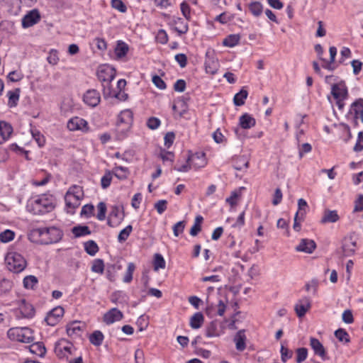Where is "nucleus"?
<instances>
[{
	"label": "nucleus",
	"mask_w": 363,
	"mask_h": 363,
	"mask_svg": "<svg viewBox=\"0 0 363 363\" xmlns=\"http://www.w3.org/2000/svg\"><path fill=\"white\" fill-rule=\"evenodd\" d=\"M18 308L23 318H32L35 315V308L24 298L19 301Z\"/></svg>",
	"instance_id": "17"
},
{
	"label": "nucleus",
	"mask_w": 363,
	"mask_h": 363,
	"mask_svg": "<svg viewBox=\"0 0 363 363\" xmlns=\"http://www.w3.org/2000/svg\"><path fill=\"white\" fill-rule=\"evenodd\" d=\"M240 40V34H230L223 40V45L228 48H233L239 44Z\"/></svg>",
	"instance_id": "30"
},
{
	"label": "nucleus",
	"mask_w": 363,
	"mask_h": 363,
	"mask_svg": "<svg viewBox=\"0 0 363 363\" xmlns=\"http://www.w3.org/2000/svg\"><path fill=\"white\" fill-rule=\"evenodd\" d=\"M55 208V198L50 194L32 197L28 201L26 209L33 215H43Z\"/></svg>",
	"instance_id": "1"
},
{
	"label": "nucleus",
	"mask_w": 363,
	"mask_h": 363,
	"mask_svg": "<svg viewBox=\"0 0 363 363\" xmlns=\"http://www.w3.org/2000/svg\"><path fill=\"white\" fill-rule=\"evenodd\" d=\"M123 318V314L119 309L117 308H112L104 315L103 320L106 324L111 325L116 321L122 320Z\"/></svg>",
	"instance_id": "15"
},
{
	"label": "nucleus",
	"mask_w": 363,
	"mask_h": 363,
	"mask_svg": "<svg viewBox=\"0 0 363 363\" xmlns=\"http://www.w3.org/2000/svg\"><path fill=\"white\" fill-rule=\"evenodd\" d=\"M155 40L157 43L162 45H165L168 42L169 37L167 32L164 29H160L157 33Z\"/></svg>",
	"instance_id": "55"
},
{
	"label": "nucleus",
	"mask_w": 363,
	"mask_h": 363,
	"mask_svg": "<svg viewBox=\"0 0 363 363\" xmlns=\"http://www.w3.org/2000/svg\"><path fill=\"white\" fill-rule=\"evenodd\" d=\"M183 160H185V163L180 166L178 164L180 162V160H177V164L174 167V170L179 172H187L191 169V164H190V162H191L192 155L191 151L188 152L187 156L184 157Z\"/></svg>",
	"instance_id": "23"
},
{
	"label": "nucleus",
	"mask_w": 363,
	"mask_h": 363,
	"mask_svg": "<svg viewBox=\"0 0 363 363\" xmlns=\"http://www.w3.org/2000/svg\"><path fill=\"white\" fill-rule=\"evenodd\" d=\"M310 345L315 355L320 357L321 359L324 361L329 359L324 346L318 339L311 337L310 338Z\"/></svg>",
	"instance_id": "16"
},
{
	"label": "nucleus",
	"mask_w": 363,
	"mask_h": 363,
	"mask_svg": "<svg viewBox=\"0 0 363 363\" xmlns=\"http://www.w3.org/2000/svg\"><path fill=\"white\" fill-rule=\"evenodd\" d=\"M94 206L91 203H88L82 206L80 215L87 218L92 217L94 214Z\"/></svg>",
	"instance_id": "51"
},
{
	"label": "nucleus",
	"mask_w": 363,
	"mask_h": 363,
	"mask_svg": "<svg viewBox=\"0 0 363 363\" xmlns=\"http://www.w3.org/2000/svg\"><path fill=\"white\" fill-rule=\"evenodd\" d=\"M121 266H116L115 264H108L106 269V278L111 282L116 280V274L117 269H120Z\"/></svg>",
	"instance_id": "44"
},
{
	"label": "nucleus",
	"mask_w": 363,
	"mask_h": 363,
	"mask_svg": "<svg viewBox=\"0 0 363 363\" xmlns=\"http://www.w3.org/2000/svg\"><path fill=\"white\" fill-rule=\"evenodd\" d=\"M113 174L111 171L106 170L104 175L101 179V186L102 189H106L110 186Z\"/></svg>",
	"instance_id": "48"
},
{
	"label": "nucleus",
	"mask_w": 363,
	"mask_h": 363,
	"mask_svg": "<svg viewBox=\"0 0 363 363\" xmlns=\"http://www.w3.org/2000/svg\"><path fill=\"white\" fill-rule=\"evenodd\" d=\"M21 94V89L16 88L13 91H9L7 93V96L9 98L8 106L10 108L15 107L17 106L18 102L19 101Z\"/></svg>",
	"instance_id": "28"
},
{
	"label": "nucleus",
	"mask_w": 363,
	"mask_h": 363,
	"mask_svg": "<svg viewBox=\"0 0 363 363\" xmlns=\"http://www.w3.org/2000/svg\"><path fill=\"white\" fill-rule=\"evenodd\" d=\"M83 101L90 107H96L101 101V96L96 89H89L83 96Z\"/></svg>",
	"instance_id": "12"
},
{
	"label": "nucleus",
	"mask_w": 363,
	"mask_h": 363,
	"mask_svg": "<svg viewBox=\"0 0 363 363\" xmlns=\"http://www.w3.org/2000/svg\"><path fill=\"white\" fill-rule=\"evenodd\" d=\"M67 127L70 131L81 130L83 133H87L89 130L87 121L77 116L70 118L67 122Z\"/></svg>",
	"instance_id": "10"
},
{
	"label": "nucleus",
	"mask_w": 363,
	"mask_h": 363,
	"mask_svg": "<svg viewBox=\"0 0 363 363\" xmlns=\"http://www.w3.org/2000/svg\"><path fill=\"white\" fill-rule=\"evenodd\" d=\"M245 330H240L234 337L236 350L243 351L246 348V336Z\"/></svg>",
	"instance_id": "22"
},
{
	"label": "nucleus",
	"mask_w": 363,
	"mask_h": 363,
	"mask_svg": "<svg viewBox=\"0 0 363 363\" xmlns=\"http://www.w3.org/2000/svg\"><path fill=\"white\" fill-rule=\"evenodd\" d=\"M24 75L21 71L13 70L10 72L6 78L8 82H20L23 78Z\"/></svg>",
	"instance_id": "50"
},
{
	"label": "nucleus",
	"mask_w": 363,
	"mask_h": 363,
	"mask_svg": "<svg viewBox=\"0 0 363 363\" xmlns=\"http://www.w3.org/2000/svg\"><path fill=\"white\" fill-rule=\"evenodd\" d=\"M225 325L224 322L218 320L211 321L205 328V335L207 337H220L225 333Z\"/></svg>",
	"instance_id": "5"
},
{
	"label": "nucleus",
	"mask_w": 363,
	"mask_h": 363,
	"mask_svg": "<svg viewBox=\"0 0 363 363\" xmlns=\"http://www.w3.org/2000/svg\"><path fill=\"white\" fill-rule=\"evenodd\" d=\"M84 251L90 256H94L99 250L97 243L92 240L84 243Z\"/></svg>",
	"instance_id": "37"
},
{
	"label": "nucleus",
	"mask_w": 363,
	"mask_h": 363,
	"mask_svg": "<svg viewBox=\"0 0 363 363\" xmlns=\"http://www.w3.org/2000/svg\"><path fill=\"white\" fill-rule=\"evenodd\" d=\"M91 271L95 273L103 274L104 272V262L102 259H96L93 261Z\"/></svg>",
	"instance_id": "49"
},
{
	"label": "nucleus",
	"mask_w": 363,
	"mask_h": 363,
	"mask_svg": "<svg viewBox=\"0 0 363 363\" xmlns=\"http://www.w3.org/2000/svg\"><path fill=\"white\" fill-rule=\"evenodd\" d=\"M104 339L103 333L100 330L94 331L89 336L90 342L94 346H100L102 345Z\"/></svg>",
	"instance_id": "38"
},
{
	"label": "nucleus",
	"mask_w": 363,
	"mask_h": 363,
	"mask_svg": "<svg viewBox=\"0 0 363 363\" xmlns=\"http://www.w3.org/2000/svg\"><path fill=\"white\" fill-rule=\"evenodd\" d=\"M152 264L155 271H158L160 269H164L166 266L164 258L160 253H156L154 255Z\"/></svg>",
	"instance_id": "40"
},
{
	"label": "nucleus",
	"mask_w": 363,
	"mask_h": 363,
	"mask_svg": "<svg viewBox=\"0 0 363 363\" xmlns=\"http://www.w3.org/2000/svg\"><path fill=\"white\" fill-rule=\"evenodd\" d=\"M180 9L184 17L187 20H191V7L189 4L184 1L180 4Z\"/></svg>",
	"instance_id": "61"
},
{
	"label": "nucleus",
	"mask_w": 363,
	"mask_h": 363,
	"mask_svg": "<svg viewBox=\"0 0 363 363\" xmlns=\"http://www.w3.org/2000/svg\"><path fill=\"white\" fill-rule=\"evenodd\" d=\"M353 150L356 152L363 150V133L362 131L358 133L357 142L353 147Z\"/></svg>",
	"instance_id": "64"
},
{
	"label": "nucleus",
	"mask_w": 363,
	"mask_h": 363,
	"mask_svg": "<svg viewBox=\"0 0 363 363\" xmlns=\"http://www.w3.org/2000/svg\"><path fill=\"white\" fill-rule=\"evenodd\" d=\"M30 133L33 138L37 143L39 147H43L45 145V137L37 128H31Z\"/></svg>",
	"instance_id": "39"
},
{
	"label": "nucleus",
	"mask_w": 363,
	"mask_h": 363,
	"mask_svg": "<svg viewBox=\"0 0 363 363\" xmlns=\"http://www.w3.org/2000/svg\"><path fill=\"white\" fill-rule=\"evenodd\" d=\"M116 74V69L109 65L99 66L97 71V77L103 83L111 82Z\"/></svg>",
	"instance_id": "7"
},
{
	"label": "nucleus",
	"mask_w": 363,
	"mask_h": 363,
	"mask_svg": "<svg viewBox=\"0 0 363 363\" xmlns=\"http://www.w3.org/2000/svg\"><path fill=\"white\" fill-rule=\"evenodd\" d=\"M98 213L96 218L99 220H104L106 218L107 211L106 205L104 202L101 201L97 205Z\"/></svg>",
	"instance_id": "58"
},
{
	"label": "nucleus",
	"mask_w": 363,
	"mask_h": 363,
	"mask_svg": "<svg viewBox=\"0 0 363 363\" xmlns=\"http://www.w3.org/2000/svg\"><path fill=\"white\" fill-rule=\"evenodd\" d=\"M33 333V330L28 328H10L7 335L11 340L23 343H31L34 341Z\"/></svg>",
	"instance_id": "4"
},
{
	"label": "nucleus",
	"mask_w": 363,
	"mask_h": 363,
	"mask_svg": "<svg viewBox=\"0 0 363 363\" xmlns=\"http://www.w3.org/2000/svg\"><path fill=\"white\" fill-rule=\"evenodd\" d=\"M204 322V316L201 312L195 313L190 318L189 325L192 329L200 328Z\"/></svg>",
	"instance_id": "27"
},
{
	"label": "nucleus",
	"mask_w": 363,
	"mask_h": 363,
	"mask_svg": "<svg viewBox=\"0 0 363 363\" xmlns=\"http://www.w3.org/2000/svg\"><path fill=\"white\" fill-rule=\"evenodd\" d=\"M65 310L62 306H57L50 310L45 318V321L48 325L55 326L63 316Z\"/></svg>",
	"instance_id": "11"
},
{
	"label": "nucleus",
	"mask_w": 363,
	"mask_h": 363,
	"mask_svg": "<svg viewBox=\"0 0 363 363\" xmlns=\"http://www.w3.org/2000/svg\"><path fill=\"white\" fill-rule=\"evenodd\" d=\"M127 121V126H131L133 121V113L130 109L121 111L118 114Z\"/></svg>",
	"instance_id": "62"
},
{
	"label": "nucleus",
	"mask_w": 363,
	"mask_h": 363,
	"mask_svg": "<svg viewBox=\"0 0 363 363\" xmlns=\"http://www.w3.org/2000/svg\"><path fill=\"white\" fill-rule=\"evenodd\" d=\"M192 165L195 169L204 167L206 164V154L204 152H196L192 154Z\"/></svg>",
	"instance_id": "21"
},
{
	"label": "nucleus",
	"mask_w": 363,
	"mask_h": 363,
	"mask_svg": "<svg viewBox=\"0 0 363 363\" xmlns=\"http://www.w3.org/2000/svg\"><path fill=\"white\" fill-rule=\"evenodd\" d=\"M296 362L297 363H301L306 359L308 357V349L306 347H299L296 350Z\"/></svg>",
	"instance_id": "53"
},
{
	"label": "nucleus",
	"mask_w": 363,
	"mask_h": 363,
	"mask_svg": "<svg viewBox=\"0 0 363 363\" xmlns=\"http://www.w3.org/2000/svg\"><path fill=\"white\" fill-rule=\"evenodd\" d=\"M7 268L13 273H20L27 266L26 259L18 252H9L5 257Z\"/></svg>",
	"instance_id": "3"
},
{
	"label": "nucleus",
	"mask_w": 363,
	"mask_h": 363,
	"mask_svg": "<svg viewBox=\"0 0 363 363\" xmlns=\"http://www.w3.org/2000/svg\"><path fill=\"white\" fill-rule=\"evenodd\" d=\"M334 334L335 337L341 342L349 343L350 342L348 333L343 328H338Z\"/></svg>",
	"instance_id": "45"
},
{
	"label": "nucleus",
	"mask_w": 363,
	"mask_h": 363,
	"mask_svg": "<svg viewBox=\"0 0 363 363\" xmlns=\"http://www.w3.org/2000/svg\"><path fill=\"white\" fill-rule=\"evenodd\" d=\"M350 116H357L363 123V99L359 98L352 103L346 115L348 120L350 118Z\"/></svg>",
	"instance_id": "13"
},
{
	"label": "nucleus",
	"mask_w": 363,
	"mask_h": 363,
	"mask_svg": "<svg viewBox=\"0 0 363 363\" xmlns=\"http://www.w3.org/2000/svg\"><path fill=\"white\" fill-rule=\"evenodd\" d=\"M80 322L73 321L67 325L66 331L68 336H72L77 334L78 332L82 331V328L79 325Z\"/></svg>",
	"instance_id": "42"
},
{
	"label": "nucleus",
	"mask_w": 363,
	"mask_h": 363,
	"mask_svg": "<svg viewBox=\"0 0 363 363\" xmlns=\"http://www.w3.org/2000/svg\"><path fill=\"white\" fill-rule=\"evenodd\" d=\"M306 212H301L299 215V211H296L294 218V225L293 228L296 232H299L301 229V222L303 221Z\"/></svg>",
	"instance_id": "46"
},
{
	"label": "nucleus",
	"mask_w": 363,
	"mask_h": 363,
	"mask_svg": "<svg viewBox=\"0 0 363 363\" xmlns=\"http://www.w3.org/2000/svg\"><path fill=\"white\" fill-rule=\"evenodd\" d=\"M331 94L335 99H347L349 93L345 82L341 80L339 82L331 84Z\"/></svg>",
	"instance_id": "9"
},
{
	"label": "nucleus",
	"mask_w": 363,
	"mask_h": 363,
	"mask_svg": "<svg viewBox=\"0 0 363 363\" xmlns=\"http://www.w3.org/2000/svg\"><path fill=\"white\" fill-rule=\"evenodd\" d=\"M357 242L352 240V239L348 238L345 239L342 243V249L345 256H352L356 251Z\"/></svg>",
	"instance_id": "20"
},
{
	"label": "nucleus",
	"mask_w": 363,
	"mask_h": 363,
	"mask_svg": "<svg viewBox=\"0 0 363 363\" xmlns=\"http://www.w3.org/2000/svg\"><path fill=\"white\" fill-rule=\"evenodd\" d=\"M128 50L129 47L127 43L122 40H118L114 51L117 58L121 59L127 55Z\"/></svg>",
	"instance_id": "32"
},
{
	"label": "nucleus",
	"mask_w": 363,
	"mask_h": 363,
	"mask_svg": "<svg viewBox=\"0 0 363 363\" xmlns=\"http://www.w3.org/2000/svg\"><path fill=\"white\" fill-rule=\"evenodd\" d=\"M135 269V265L133 262H129L125 274L123 279V282L130 283L133 280V272Z\"/></svg>",
	"instance_id": "54"
},
{
	"label": "nucleus",
	"mask_w": 363,
	"mask_h": 363,
	"mask_svg": "<svg viewBox=\"0 0 363 363\" xmlns=\"http://www.w3.org/2000/svg\"><path fill=\"white\" fill-rule=\"evenodd\" d=\"M112 172L119 180L126 179L130 173L128 168L123 166H116Z\"/></svg>",
	"instance_id": "36"
},
{
	"label": "nucleus",
	"mask_w": 363,
	"mask_h": 363,
	"mask_svg": "<svg viewBox=\"0 0 363 363\" xmlns=\"http://www.w3.org/2000/svg\"><path fill=\"white\" fill-rule=\"evenodd\" d=\"M133 231V226L131 225H128L125 228L122 229L118 235V241L120 243H122L127 240L130 233Z\"/></svg>",
	"instance_id": "47"
},
{
	"label": "nucleus",
	"mask_w": 363,
	"mask_h": 363,
	"mask_svg": "<svg viewBox=\"0 0 363 363\" xmlns=\"http://www.w3.org/2000/svg\"><path fill=\"white\" fill-rule=\"evenodd\" d=\"M256 125L255 118L250 114L245 113L239 118V125L244 130L250 129Z\"/></svg>",
	"instance_id": "19"
},
{
	"label": "nucleus",
	"mask_w": 363,
	"mask_h": 363,
	"mask_svg": "<svg viewBox=\"0 0 363 363\" xmlns=\"http://www.w3.org/2000/svg\"><path fill=\"white\" fill-rule=\"evenodd\" d=\"M30 352L40 357H44L46 353V348L43 342H36L29 347Z\"/></svg>",
	"instance_id": "33"
},
{
	"label": "nucleus",
	"mask_w": 363,
	"mask_h": 363,
	"mask_svg": "<svg viewBox=\"0 0 363 363\" xmlns=\"http://www.w3.org/2000/svg\"><path fill=\"white\" fill-rule=\"evenodd\" d=\"M248 8L250 13L255 17H259L263 12V5L261 2L257 1H252L248 4Z\"/></svg>",
	"instance_id": "35"
},
{
	"label": "nucleus",
	"mask_w": 363,
	"mask_h": 363,
	"mask_svg": "<svg viewBox=\"0 0 363 363\" xmlns=\"http://www.w3.org/2000/svg\"><path fill=\"white\" fill-rule=\"evenodd\" d=\"M41 19V15L38 9H33L26 13L21 20L23 28H30L37 24Z\"/></svg>",
	"instance_id": "8"
},
{
	"label": "nucleus",
	"mask_w": 363,
	"mask_h": 363,
	"mask_svg": "<svg viewBox=\"0 0 363 363\" xmlns=\"http://www.w3.org/2000/svg\"><path fill=\"white\" fill-rule=\"evenodd\" d=\"M180 23V28L175 27L174 30L178 33L179 35L186 34L189 30V26L187 23H185L184 19L180 17H172V24L177 25Z\"/></svg>",
	"instance_id": "26"
},
{
	"label": "nucleus",
	"mask_w": 363,
	"mask_h": 363,
	"mask_svg": "<svg viewBox=\"0 0 363 363\" xmlns=\"http://www.w3.org/2000/svg\"><path fill=\"white\" fill-rule=\"evenodd\" d=\"M13 133V127L9 123L0 121V136L4 142L8 140Z\"/></svg>",
	"instance_id": "25"
},
{
	"label": "nucleus",
	"mask_w": 363,
	"mask_h": 363,
	"mask_svg": "<svg viewBox=\"0 0 363 363\" xmlns=\"http://www.w3.org/2000/svg\"><path fill=\"white\" fill-rule=\"evenodd\" d=\"M146 125L149 129L154 130L160 126L161 121L157 117L152 116L147 119Z\"/></svg>",
	"instance_id": "60"
},
{
	"label": "nucleus",
	"mask_w": 363,
	"mask_h": 363,
	"mask_svg": "<svg viewBox=\"0 0 363 363\" xmlns=\"http://www.w3.org/2000/svg\"><path fill=\"white\" fill-rule=\"evenodd\" d=\"M111 6L121 13L127 11V6L122 0H111Z\"/></svg>",
	"instance_id": "63"
},
{
	"label": "nucleus",
	"mask_w": 363,
	"mask_h": 363,
	"mask_svg": "<svg viewBox=\"0 0 363 363\" xmlns=\"http://www.w3.org/2000/svg\"><path fill=\"white\" fill-rule=\"evenodd\" d=\"M159 157L164 162H170L172 163L174 160V154L173 152L167 151L164 149H161Z\"/></svg>",
	"instance_id": "57"
},
{
	"label": "nucleus",
	"mask_w": 363,
	"mask_h": 363,
	"mask_svg": "<svg viewBox=\"0 0 363 363\" xmlns=\"http://www.w3.org/2000/svg\"><path fill=\"white\" fill-rule=\"evenodd\" d=\"M15 233L11 230H5L0 233V241L4 243L9 242L14 239Z\"/></svg>",
	"instance_id": "52"
},
{
	"label": "nucleus",
	"mask_w": 363,
	"mask_h": 363,
	"mask_svg": "<svg viewBox=\"0 0 363 363\" xmlns=\"http://www.w3.org/2000/svg\"><path fill=\"white\" fill-rule=\"evenodd\" d=\"M125 213L123 206L119 207L117 205L111 206L107 220V225L111 228L118 226L123 220Z\"/></svg>",
	"instance_id": "6"
},
{
	"label": "nucleus",
	"mask_w": 363,
	"mask_h": 363,
	"mask_svg": "<svg viewBox=\"0 0 363 363\" xmlns=\"http://www.w3.org/2000/svg\"><path fill=\"white\" fill-rule=\"evenodd\" d=\"M280 353L281 360L284 363H286L293 356V351L289 350L288 347H284L283 345L281 346Z\"/></svg>",
	"instance_id": "56"
},
{
	"label": "nucleus",
	"mask_w": 363,
	"mask_h": 363,
	"mask_svg": "<svg viewBox=\"0 0 363 363\" xmlns=\"http://www.w3.org/2000/svg\"><path fill=\"white\" fill-rule=\"evenodd\" d=\"M248 91L245 87H242L239 92L236 93L233 97V103L236 106H241L245 104L247 98Z\"/></svg>",
	"instance_id": "29"
},
{
	"label": "nucleus",
	"mask_w": 363,
	"mask_h": 363,
	"mask_svg": "<svg viewBox=\"0 0 363 363\" xmlns=\"http://www.w3.org/2000/svg\"><path fill=\"white\" fill-rule=\"evenodd\" d=\"M340 217L337 211L325 210L323 218H321L322 223H335L339 220Z\"/></svg>",
	"instance_id": "34"
},
{
	"label": "nucleus",
	"mask_w": 363,
	"mask_h": 363,
	"mask_svg": "<svg viewBox=\"0 0 363 363\" xmlns=\"http://www.w3.org/2000/svg\"><path fill=\"white\" fill-rule=\"evenodd\" d=\"M13 282L8 279H2L0 281V296L8 294L13 288Z\"/></svg>",
	"instance_id": "41"
},
{
	"label": "nucleus",
	"mask_w": 363,
	"mask_h": 363,
	"mask_svg": "<svg viewBox=\"0 0 363 363\" xmlns=\"http://www.w3.org/2000/svg\"><path fill=\"white\" fill-rule=\"evenodd\" d=\"M65 205L67 208L74 210L78 208L80 205V199L79 197H73L71 195V191H67L65 196Z\"/></svg>",
	"instance_id": "24"
},
{
	"label": "nucleus",
	"mask_w": 363,
	"mask_h": 363,
	"mask_svg": "<svg viewBox=\"0 0 363 363\" xmlns=\"http://www.w3.org/2000/svg\"><path fill=\"white\" fill-rule=\"evenodd\" d=\"M311 307V301L310 297L304 296L301 299L298 301V303H296L294 306V310L296 313L298 318L303 317L307 311Z\"/></svg>",
	"instance_id": "14"
},
{
	"label": "nucleus",
	"mask_w": 363,
	"mask_h": 363,
	"mask_svg": "<svg viewBox=\"0 0 363 363\" xmlns=\"http://www.w3.org/2000/svg\"><path fill=\"white\" fill-rule=\"evenodd\" d=\"M63 235L62 230L54 226L38 228L32 230V235L38 237V242L42 245L57 243L62 240Z\"/></svg>",
	"instance_id": "2"
},
{
	"label": "nucleus",
	"mask_w": 363,
	"mask_h": 363,
	"mask_svg": "<svg viewBox=\"0 0 363 363\" xmlns=\"http://www.w3.org/2000/svg\"><path fill=\"white\" fill-rule=\"evenodd\" d=\"M186 226V221L185 220H180L175 223L173 227V233L175 237H178L179 235L183 233L184 228Z\"/></svg>",
	"instance_id": "59"
},
{
	"label": "nucleus",
	"mask_w": 363,
	"mask_h": 363,
	"mask_svg": "<svg viewBox=\"0 0 363 363\" xmlns=\"http://www.w3.org/2000/svg\"><path fill=\"white\" fill-rule=\"evenodd\" d=\"M316 248V243L314 240L303 238L301 239L300 243L296 247L297 252H303L308 254H311Z\"/></svg>",
	"instance_id": "18"
},
{
	"label": "nucleus",
	"mask_w": 363,
	"mask_h": 363,
	"mask_svg": "<svg viewBox=\"0 0 363 363\" xmlns=\"http://www.w3.org/2000/svg\"><path fill=\"white\" fill-rule=\"evenodd\" d=\"M23 283L25 289H34L35 285L38 283V279L34 275H28L24 277Z\"/></svg>",
	"instance_id": "43"
},
{
	"label": "nucleus",
	"mask_w": 363,
	"mask_h": 363,
	"mask_svg": "<svg viewBox=\"0 0 363 363\" xmlns=\"http://www.w3.org/2000/svg\"><path fill=\"white\" fill-rule=\"evenodd\" d=\"M72 233L74 234L75 238H80L90 235L91 231L89 226L86 225H77L72 228Z\"/></svg>",
	"instance_id": "31"
}]
</instances>
